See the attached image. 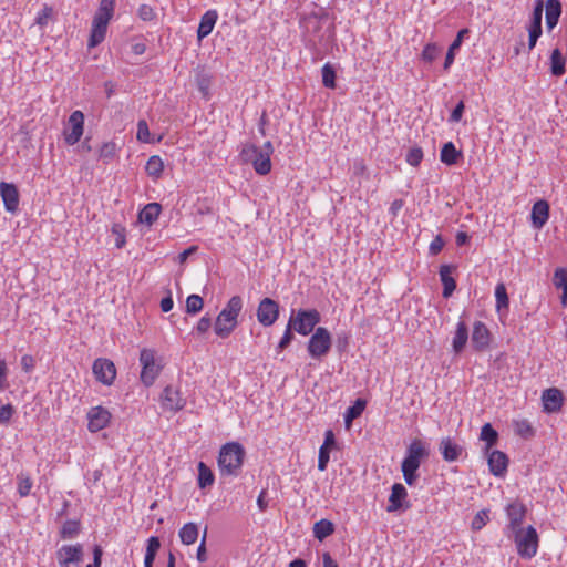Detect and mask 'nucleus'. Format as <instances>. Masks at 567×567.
I'll return each instance as SVG.
<instances>
[{
	"label": "nucleus",
	"mask_w": 567,
	"mask_h": 567,
	"mask_svg": "<svg viewBox=\"0 0 567 567\" xmlns=\"http://www.w3.org/2000/svg\"><path fill=\"white\" fill-rule=\"evenodd\" d=\"M429 456L425 443L414 439L406 449L405 457L402 461L401 470L403 478L409 486H413L419 480L417 470L421 462Z\"/></svg>",
	"instance_id": "f257e3e1"
},
{
	"label": "nucleus",
	"mask_w": 567,
	"mask_h": 567,
	"mask_svg": "<svg viewBox=\"0 0 567 567\" xmlns=\"http://www.w3.org/2000/svg\"><path fill=\"white\" fill-rule=\"evenodd\" d=\"M115 2L116 0H100L91 24L89 48H95L104 41L109 23L114 16Z\"/></svg>",
	"instance_id": "f03ea898"
},
{
	"label": "nucleus",
	"mask_w": 567,
	"mask_h": 567,
	"mask_svg": "<svg viewBox=\"0 0 567 567\" xmlns=\"http://www.w3.org/2000/svg\"><path fill=\"white\" fill-rule=\"evenodd\" d=\"M272 153V143L267 141L261 147L250 143L243 145L239 156L244 163H250L257 174L267 175L271 171L270 156Z\"/></svg>",
	"instance_id": "7ed1b4c3"
},
{
	"label": "nucleus",
	"mask_w": 567,
	"mask_h": 567,
	"mask_svg": "<svg viewBox=\"0 0 567 567\" xmlns=\"http://www.w3.org/2000/svg\"><path fill=\"white\" fill-rule=\"evenodd\" d=\"M245 458V450L237 442H229L221 446L218 456V467L223 475H238Z\"/></svg>",
	"instance_id": "20e7f679"
},
{
	"label": "nucleus",
	"mask_w": 567,
	"mask_h": 567,
	"mask_svg": "<svg viewBox=\"0 0 567 567\" xmlns=\"http://www.w3.org/2000/svg\"><path fill=\"white\" fill-rule=\"evenodd\" d=\"M140 363L142 367L141 381L145 386H151L162 371V363L156 358L153 349L144 348L140 353Z\"/></svg>",
	"instance_id": "39448f33"
},
{
	"label": "nucleus",
	"mask_w": 567,
	"mask_h": 567,
	"mask_svg": "<svg viewBox=\"0 0 567 567\" xmlns=\"http://www.w3.org/2000/svg\"><path fill=\"white\" fill-rule=\"evenodd\" d=\"M320 320L321 316L317 309H299L296 313L292 312L288 323L299 334L308 336Z\"/></svg>",
	"instance_id": "423d86ee"
},
{
	"label": "nucleus",
	"mask_w": 567,
	"mask_h": 567,
	"mask_svg": "<svg viewBox=\"0 0 567 567\" xmlns=\"http://www.w3.org/2000/svg\"><path fill=\"white\" fill-rule=\"evenodd\" d=\"M517 553L522 558L532 559L538 549V534L533 526L513 532Z\"/></svg>",
	"instance_id": "0eeeda50"
},
{
	"label": "nucleus",
	"mask_w": 567,
	"mask_h": 567,
	"mask_svg": "<svg viewBox=\"0 0 567 567\" xmlns=\"http://www.w3.org/2000/svg\"><path fill=\"white\" fill-rule=\"evenodd\" d=\"M331 346L332 337L329 330L318 327L308 341L307 351L312 359L320 360L330 352Z\"/></svg>",
	"instance_id": "6e6552de"
},
{
	"label": "nucleus",
	"mask_w": 567,
	"mask_h": 567,
	"mask_svg": "<svg viewBox=\"0 0 567 567\" xmlns=\"http://www.w3.org/2000/svg\"><path fill=\"white\" fill-rule=\"evenodd\" d=\"M83 128L84 114L81 111L72 112L63 131L65 143L69 145H74L78 143L83 135Z\"/></svg>",
	"instance_id": "1a4fd4ad"
},
{
	"label": "nucleus",
	"mask_w": 567,
	"mask_h": 567,
	"mask_svg": "<svg viewBox=\"0 0 567 567\" xmlns=\"http://www.w3.org/2000/svg\"><path fill=\"white\" fill-rule=\"evenodd\" d=\"M279 317V303L271 298L260 300L257 309V319L264 327L272 326Z\"/></svg>",
	"instance_id": "9d476101"
},
{
	"label": "nucleus",
	"mask_w": 567,
	"mask_h": 567,
	"mask_svg": "<svg viewBox=\"0 0 567 567\" xmlns=\"http://www.w3.org/2000/svg\"><path fill=\"white\" fill-rule=\"evenodd\" d=\"M56 559L60 567H71L72 564L79 565L83 560L82 544L63 545L56 550Z\"/></svg>",
	"instance_id": "9b49d317"
},
{
	"label": "nucleus",
	"mask_w": 567,
	"mask_h": 567,
	"mask_svg": "<svg viewBox=\"0 0 567 567\" xmlns=\"http://www.w3.org/2000/svg\"><path fill=\"white\" fill-rule=\"evenodd\" d=\"M92 371L95 379L105 385H111L116 378V368L114 363L105 358L96 359L93 362Z\"/></svg>",
	"instance_id": "f8f14e48"
},
{
	"label": "nucleus",
	"mask_w": 567,
	"mask_h": 567,
	"mask_svg": "<svg viewBox=\"0 0 567 567\" xmlns=\"http://www.w3.org/2000/svg\"><path fill=\"white\" fill-rule=\"evenodd\" d=\"M111 420V413L107 409L99 405L93 406L87 412V429L90 432H99L105 429Z\"/></svg>",
	"instance_id": "ddd939ff"
},
{
	"label": "nucleus",
	"mask_w": 567,
	"mask_h": 567,
	"mask_svg": "<svg viewBox=\"0 0 567 567\" xmlns=\"http://www.w3.org/2000/svg\"><path fill=\"white\" fill-rule=\"evenodd\" d=\"M0 195L2 197L6 210L9 213L17 212L20 200L19 190L17 186L11 183L1 182Z\"/></svg>",
	"instance_id": "4468645a"
},
{
	"label": "nucleus",
	"mask_w": 567,
	"mask_h": 567,
	"mask_svg": "<svg viewBox=\"0 0 567 567\" xmlns=\"http://www.w3.org/2000/svg\"><path fill=\"white\" fill-rule=\"evenodd\" d=\"M161 399L163 408L168 411H179L186 404V401L182 396L181 392L171 385H167L164 389Z\"/></svg>",
	"instance_id": "2eb2a0df"
},
{
	"label": "nucleus",
	"mask_w": 567,
	"mask_h": 567,
	"mask_svg": "<svg viewBox=\"0 0 567 567\" xmlns=\"http://www.w3.org/2000/svg\"><path fill=\"white\" fill-rule=\"evenodd\" d=\"M542 402L545 412L556 413L560 411L563 406V392L557 388L547 389L542 394Z\"/></svg>",
	"instance_id": "dca6fc26"
},
{
	"label": "nucleus",
	"mask_w": 567,
	"mask_h": 567,
	"mask_svg": "<svg viewBox=\"0 0 567 567\" xmlns=\"http://www.w3.org/2000/svg\"><path fill=\"white\" fill-rule=\"evenodd\" d=\"M408 497L406 488L401 483L393 484L391 488V494L389 497V506L386 507L388 512H398L401 509H406L410 507L409 503H403Z\"/></svg>",
	"instance_id": "f3484780"
},
{
	"label": "nucleus",
	"mask_w": 567,
	"mask_h": 567,
	"mask_svg": "<svg viewBox=\"0 0 567 567\" xmlns=\"http://www.w3.org/2000/svg\"><path fill=\"white\" fill-rule=\"evenodd\" d=\"M506 514L512 532L522 529V524L526 515V506L520 502L511 503L506 507Z\"/></svg>",
	"instance_id": "a211bd4d"
},
{
	"label": "nucleus",
	"mask_w": 567,
	"mask_h": 567,
	"mask_svg": "<svg viewBox=\"0 0 567 567\" xmlns=\"http://www.w3.org/2000/svg\"><path fill=\"white\" fill-rule=\"evenodd\" d=\"M491 333L486 326L481 322L476 321L473 327L472 332V346L476 351H483L486 349L489 344Z\"/></svg>",
	"instance_id": "6ab92c4d"
},
{
	"label": "nucleus",
	"mask_w": 567,
	"mask_h": 567,
	"mask_svg": "<svg viewBox=\"0 0 567 567\" xmlns=\"http://www.w3.org/2000/svg\"><path fill=\"white\" fill-rule=\"evenodd\" d=\"M489 471L495 476H503L508 466L507 455L498 450L492 451L487 458Z\"/></svg>",
	"instance_id": "aec40b11"
},
{
	"label": "nucleus",
	"mask_w": 567,
	"mask_h": 567,
	"mask_svg": "<svg viewBox=\"0 0 567 567\" xmlns=\"http://www.w3.org/2000/svg\"><path fill=\"white\" fill-rule=\"evenodd\" d=\"M440 452L446 462H454L462 455L464 449L451 437H443L440 442Z\"/></svg>",
	"instance_id": "412c9836"
},
{
	"label": "nucleus",
	"mask_w": 567,
	"mask_h": 567,
	"mask_svg": "<svg viewBox=\"0 0 567 567\" xmlns=\"http://www.w3.org/2000/svg\"><path fill=\"white\" fill-rule=\"evenodd\" d=\"M238 321L233 319L231 317H228L227 315H224L219 312V315L216 318L214 330L215 333L223 339L228 338L235 328L237 327Z\"/></svg>",
	"instance_id": "4be33fe9"
},
{
	"label": "nucleus",
	"mask_w": 567,
	"mask_h": 567,
	"mask_svg": "<svg viewBox=\"0 0 567 567\" xmlns=\"http://www.w3.org/2000/svg\"><path fill=\"white\" fill-rule=\"evenodd\" d=\"M549 205L546 200H538L532 208V223L537 229H540L548 220Z\"/></svg>",
	"instance_id": "5701e85b"
},
{
	"label": "nucleus",
	"mask_w": 567,
	"mask_h": 567,
	"mask_svg": "<svg viewBox=\"0 0 567 567\" xmlns=\"http://www.w3.org/2000/svg\"><path fill=\"white\" fill-rule=\"evenodd\" d=\"M218 14L216 10L206 11L202 18L197 29V38L198 40H203L207 35H209L217 22Z\"/></svg>",
	"instance_id": "b1692460"
},
{
	"label": "nucleus",
	"mask_w": 567,
	"mask_h": 567,
	"mask_svg": "<svg viewBox=\"0 0 567 567\" xmlns=\"http://www.w3.org/2000/svg\"><path fill=\"white\" fill-rule=\"evenodd\" d=\"M468 340V329L464 321H460L452 340L453 351L460 353L464 350Z\"/></svg>",
	"instance_id": "393cba45"
},
{
	"label": "nucleus",
	"mask_w": 567,
	"mask_h": 567,
	"mask_svg": "<svg viewBox=\"0 0 567 567\" xmlns=\"http://www.w3.org/2000/svg\"><path fill=\"white\" fill-rule=\"evenodd\" d=\"M561 6L558 0H547L546 2V24L549 30L554 29L559 20Z\"/></svg>",
	"instance_id": "a878e982"
},
{
	"label": "nucleus",
	"mask_w": 567,
	"mask_h": 567,
	"mask_svg": "<svg viewBox=\"0 0 567 567\" xmlns=\"http://www.w3.org/2000/svg\"><path fill=\"white\" fill-rule=\"evenodd\" d=\"M161 210L162 206L158 203H150L140 212L138 220L151 226L158 218Z\"/></svg>",
	"instance_id": "bb28decb"
},
{
	"label": "nucleus",
	"mask_w": 567,
	"mask_h": 567,
	"mask_svg": "<svg viewBox=\"0 0 567 567\" xmlns=\"http://www.w3.org/2000/svg\"><path fill=\"white\" fill-rule=\"evenodd\" d=\"M452 267L442 265L440 268V278L443 285V297L449 298L456 288L455 280L451 277Z\"/></svg>",
	"instance_id": "cd10ccee"
},
{
	"label": "nucleus",
	"mask_w": 567,
	"mask_h": 567,
	"mask_svg": "<svg viewBox=\"0 0 567 567\" xmlns=\"http://www.w3.org/2000/svg\"><path fill=\"white\" fill-rule=\"evenodd\" d=\"M462 157V152L456 150L452 142H447L443 145L440 154V159L446 165H454Z\"/></svg>",
	"instance_id": "c85d7f7f"
},
{
	"label": "nucleus",
	"mask_w": 567,
	"mask_h": 567,
	"mask_svg": "<svg viewBox=\"0 0 567 567\" xmlns=\"http://www.w3.org/2000/svg\"><path fill=\"white\" fill-rule=\"evenodd\" d=\"M468 33H470L468 29H462L458 31L456 38L451 43V45L447 50L445 61H444L445 70H447L453 64L454 58H455V51L460 49L464 37L467 35Z\"/></svg>",
	"instance_id": "c756f323"
},
{
	"label": "nucleus",
	"mask_w": 567,
	"mask_h": 567,
	"mask_svg": "<svg viewBox=\"0 0 567 567\" xmlns=\"http://www.w3.org/2000/svg\"><path fill=\"white\" fill-rule=\"evenodd\" d=\"M178 535L184 545H192L198 538V526L195 523H187L179 529Z\"/></svg>",
	"instance_id": "7c9ffc66"
},
{
	"label": "nucleus",
	"mask_w": 567,
	"mask_h": 567,
	"mask_svg": "<svg viewBox=\"0 0 567 567\" xmlns=\"http://www.w3.org/2000/svg\"><path fill=\"white\" fill-rule=\"evenodd\" d=\"M566 59L563 56L559 49H555L550 55V72L555 76H560L565 73Z\"/></svg>",
	"instance_id": "2f4dec72"
},
{
	"label": "nucleus",
	"mask_w": 567,
	"mask_h": 567,
	"mask_svg": "<svg viewBox=\"0 0 567 567\" xmlns=\"http://www.w3.org/2000/svg\"><path fill=\"white\" fill-rule=\"evenodd\" d=\"M334 532V525L328 519H321L313 525V535L317 539L323 540Z\"/></svg>",
	"instance_id": "473e14b6"
},
{
	"label": "nucleus",
	"mask_w": 567,
	"mask_h": 567,
	"mask_svg": "<svg viewBox=\"0 0 567 567\" xmlns=\"http://www.w3.org/2000/svg\"><path fill=\"white\" fill-rule=\"evenodd\" d=\"M81 530V524L79 520L69 519L63 523L60 529V537L62 539H73L79 535Z\"/></svg>",
	"instance_id": "72a5a7b5"
},
{
	"label": "nucleus",
	"mask_w": 567,
	"mask_h": 567,
	"mask_svg": "<svg viewBox=\"0 0 567 567\" xmlns=\"http://www.w3.org/2000/svg\"><path fill=\"white\" fill-rule=\"evenodd\" d=\"M365 408V401L358 399L353 405L349 406L344 413V423L347 427H350L352 421L359 417Z\"/></svg>",
	"instance_id": "f704fd0d"
},
{
	"label": "nucleus",
	"mask_w": 567,
	"mask_h": 567,
	"mask_svg": "<svg viewBox=\"0 0 567 567\" xmlns=\"http://www.w3.org/2000/svg\"><path fill=\"white\" fill-rule=\"evenodd\" d=\"M480 439L486 443L485 451L488 452L497 443L498 433L489 423H486L481 429Z\"/></svg>",
	"instance_id": "c9c22d12"
},
{
	"label": "nucleus",
	"mask_w": 567,
	"mask_h": 567,
	"mask_svg": "<svg viewBox=\"0 0 567 567\" xmlns=\"http://www.w3.org/2000/svg\"><path fill=\"white\" fill-rule=\"evenodd\" d=\"M164 169V163L162 158L158 155H153L148 158L145 171L148 176L153 178L161 177Z\"/></svg>",
	"instance_id": "e433bc0d"
},
{
	"label": "nucleus",
	"mask_w": 567,
	"mask_h": 567,
	"mask_svg": "<svg viewBox=\"0 0 567 567\" xmlns=\"http://www.w3.org/2000/svg\"><path fill=\"white\" fill-rule=\"evenodd\" d=\"M215 476L212 470L204 463H198V486L200 488H206L212 486L214 483Z\"/></svg>",
	"instance_id": "4c0bfd02"
},
{
	"label": "nucleus",
	"mask_w": 567,
	"mask_h": 567,
	"mask_svg": "<svg viewBox=\"0 0 567 567\" xmlns=\"http://www.w3.org/2000/svg\"><path fill=\"white\" fill-rule=\"evenodd\" d=\"M241 309H243L241 298L239 296H234L228 300L226 307L220 312L237 320Z\"/></svg>",
	"instance_id": "58836bf2"
},
{
	"label": "nucleus",
	"mask_w": 567,
	"mask_h": 567,
	"mask_svg": "<svg viewBox=\"0 0 567 567\" xmlns=\"http://www.w3.org/2000/svg\"><path fill=\"white\" fill-rule=\"evenodd\" d=\"M322 84L328 89L336 87V71L330 63H326L321 70Z\"/></svg>",
	"instance_id": "ea45409f"
},
{
	"label": "nucleus",
	"mask_w": 567,
	"mask_h": 567,
	"mask_svg": "<svg viewBox=\"0 0 567 567\" xmlns=\"http://www.w3.org/2000/svg\"><path fill=\"white\" fill-rule=\"evenodd\" d=\"M159 547H161V542H159L158 537H156V536L150 537L147 539V546H146V553H145L144 561H146V563H148V561L154 563V559L156 557V554H157Z\"/></svg>",
	"instance_id": "a19ab883"
},
{
	"label": "nucleus",
	"mask_w": 567,
	"mask_h": 567,
	"mask_svg": "<svg viewBox=\"0 0 567 567\" xmlns=\"http://www.w3.org/2000/svg\"><path fill=\"white\" fill-rule=\"evenodd\" d=\"M18 481V493L21 497H25L30 494V491L32 488V481L29 475L24 473H20L17 476Z\"/></svg>",
	"instance_id": "79ce46f5"
},
{
	"label": "nucleus",
	"mask_w": 567,
	"mask_h": 567,
	"mask_svg": "<svg viewBox=\"0 0 567 567\" xmlns=\"http://www.w3.org/2000/svg\"><path fill=\"white\" fill-rule=\"evenodd\" d=\"M196 83L198 90L204 96H208L209 87L212 84V78L208 73L200 71L196 74Z\"/></svg>",
	"instance_id": "37998d69"
},
{
	"label": "nucleus",
	"mask_w": 567,
	"mask_h": 567,
	"mask_svg": "<svg viewBox=\"0 0 567 567\" xmlns=\"http://www.w3.org/2000/svg\"><path fill=\"white\" fill-rule=\"evenodd\" d=\"M495 298H496V308L501 310L502 308H508V296L506 291V287L504 284H498L495 288Z\"/></svg>",
	"instance_id": "c03bdc74"
},
{
	"label": "nucleus",
	"mask_w": 567,
	"mask_h": 567,
	"mask_svg": "<svg viewBox=\"0 0 567 567\" xmlns=\"http://www.w3.org/2000/svg\"><path fill=\"white\" fill-rule=\"evenodd\" d=\"M553 285L556 289L567 290V268H556L553 277Z\"/></svg>",
	"instance_id": "a18cd8bd"
},
{
	"label": "nucleus",
	"mask_w": 567,
	"mask_h": 567,
	"mask_svg": "<svg viewBox=\"0 0 567 567\" xmlns=\"http://www.w3.org/2000/svg\"><path fill=\"white\" fill-rule=\"evenodd\" d=\"M204 301L198 295H190L186 299V311L190 315H195L203 309Z\"/></svg>",
	"instance_id": "49530a36"
},
{
	"label": "nucleus",
	"mask_w": 567,
	"mask_h": 567,
	"mask_svg": "<svg viewBox=\"0 0 567 567\" xmlns=\"http://www.w3.org/2000/svg\"><path fill=\"white\" fill-rule=\"evenodd\" d=\"M543 0H537L534 7L528 28L542 29Z\"/></svg>",
	"instance_id": "de8ad7c7"
},
{
	"label": "nucleus",
	"mask_w": 567,
	"mask_h": 567,
	"mask_svg": "<svg viewBox=\"0 0 567 567\" xmlns=\"http://www.w3.org/2000/svg\"><path fill=\"white\" fill-rule=\"evenodd\" d=\"M422 159H423V151L419 146L411 147L409 150V152L406 153L405 161L411 166H414V167L419 166L421 164Z\"/></svg>",
	"instance_id": "09e8293b"
},
{
	"label": "nucleus",
	"mask_w": 567,
	"mask_h": 567,
	"mask_svg": "<svg viewBox=\"0 0 567 567\" xmlns=\"http://www.w3.org/2000/svg\"><path fill=\"white\" fill-rule=\"evenodd\" d=\"M116 154V144L114 142L104 143L100 150V158L105 163L111 162Z\"/></svg>",
	"instance_id": "8fccbe9b"
},
{
	"label": "nucleus",
	"mask_w": 567,
	"mask_h": 567,
	"mask_svg": "<svg viewBox=\"0 0 567 567\" xmlns=\"http://www.w3.org/2000/svg\"><path fill=\"white\" fill-rule=\"evenodd\" d=\"M112 234L115 236V247L121 249L126 244L125 227L121 224H114L112 226Z\"/></svg>",
	"instance_id": "3c124183"
},
{
	"label": "nucleus",
	"mask_w": 567,
	"mask_h": 567,
	"mask_svg": "<svg viewBox=\"0 0 567 567\" xmlns=\"http://www.w3.org/2000/svg\"><path fill=\"white\" fill-rule=\"evenodd\" d=\"M440 52L441 49L435 43H429L422 51V59L426 62H433Z\"/></svg>",
	"instance_id": "603ef678"
},
{
	"label": "nucleus",
	"mask_w": 567,
	"mask_h": 567,
	"mask_svg": "<svg viewBox=\"0 0 567 567\" xmlns=\"http://www.w3.org/2000/svg\"><path fill=\"white\" fill-rule=\"evenodd\" d=\"M488 511L482 509L477 512V514L474 516L472 520V529L473 530H481L486 523L488 522Z\"/></svg>",
	"instance_id": "864d4df0"
},
{
	"label": "nucleus",
	"mask_w": 567,
	"mask_h": 567,
	"mask_svg": "<svg viewBox=\"0 0 567 567\" xmlns=\"http://www.w3.org/2000/svg\"><path fill=\"white\" fill-rule=\"evenodd\" d=\"M516 432L518 435L527 439L534 435V430L530 423L526 420L516 422Z\"/></svg>",
	"instance_id": "5fc2aeb1"
},
{
	"label": "nucleus",
	"mask_w": 567,
	"mask_h": 567,
	"mask_svg": "<svg viewBox=\"0 0 567 567\" xmlns=\"http://www.w3.org/2000/svg\"><path fill=\"white\" fill-rule=\"evenodd\" d=\"M329 460H330V449H327L326 446H320L319 455H318V470L321 472L326 471Z\"/></svg>",
	"instance_id": "6e6d98bb"
},
{
	"label": "nucleus",
	"mask_w": 567,
	"mask_h": 567,
	"mask_svg": "<svg viewBox=\"0 0 567 567\" xmlns=\"http://www.w3.org/2000/svg\"><path fill=\"white\" fill-rule=\"evenodd\" d=\"M137 16L143 21H152L156 17L154 9L148 4H141L137 10Z\"/></svg>",
	"instance_id": "4d7b16f0"
},
{
	"label": "nucleus",
	"mask_w": 567,
	"mask_h": 567,
	"mask_svg": "<svg viewBox=\"0 0 567 567\" xmlns=\"http://www.w3.org/2000/svg\"><path fill=\"white\" fill-rule=\"evenodd\" d=\"M137 140L141 142L150 141V130L145 120H140L137 122Z\"/></svg>",
	"instance_id": "13d9d810"
},
{
	"label": "nucleus",
	"mask_w": 567,
	"mask_h": 567,
	"mask_svg": "<svg viewBox=\"0 0 567 567\" xmlns=\"http://www.w3.org/2000/svg\"><path fill=\"white\" fill-rule=\"evenodd\" d=\"M327 17V13L323 12V11H320V12H311L310 14L306 16L303 18V23H306L307 25L308 24H313L316 28H319V23L322 19H324Z\"/></svg>",
	"instance_id": "bf43d9fd"
},
{
	"label": "nucleus",
	"mask_w": 567,
	"mask_h": 567,
	"mask_svg": "<svg viewBox=\"0 0 567 567\" xmlns=\"http://www.w3.org/2000/svg\"><path fill=\"white\" fill-rule=\"evenodd\" d=\"M14 413V408L11 404H6L0 408V424H7Z\"/></svg>",
	"instance_id": "052dcab7"
},
{
	"label": "nucleus",
	"mask_w": 567,
	"mask_h": 567,
	"mask_svg": "<svg viewBox=\"0 0 567 567\" xmlns=\"http://www.w3.org/2000/svg\"><path fill=\"white\" fill-rule=\"evenodd\" d=\"M292 329L293 328L290 327V324L288 323L286 331L278 343V347H277L278 350L281 351V350L286 349L291 343V341L293 339V334L291 332Z\"/></svg>",
	"instance_id": "680f3d73"
},
{
	"label": "nucleus",
	"mask_w": 567,
	"mask_h": 567,
	"mask_svg": "<svg viewBox=\"0 0 567 567\" xmlns=\"http://www.w3.org/2000/svg\"><path fill=\"white\" fill-rule=\"evenodd\" d=\"M206 536H207V527L204 530V535H203L200 544L197 548V559L200 563H205L207 560Z\"/></svg>",
	"instance_id": "e2e57ef3"
},
{
	"label": "nucleus",
	"mask_w": 567,
	"mask_h": 567,
	"mask_svg": "<svg viewBox=\"0 0 567 567\" xmlns=\"http://www.w3.org/2000/svg\"><path fill=\"white\" fill-rule=\"evenodd\" d=\"M464 109H465L464 102L460 101L457 103V105L454 107V110L452 111L449 121L452 123L460 122L463 116Z\"/></svg>",
	"instance_id": "0e129e2a"
},
{
	"label": "nucleus",
	"mask_w": 567,
	"mask_h": 567,
	"mask_svg": "<svg viewBox=\"0 0 567 567\" xmlns=\"http://www.w3.org/2000/svg\"><path fill=\"white\" fill-rule=\"evenodd\" d=\"M35 367V360L30 354H24L21 358V368L25 373H30Z\"/></svg>",
	"instance_id": "69168bd1"
},
{
	"label": "nucleus",
	"mask_w": 567,
	"mask_h": 567,
	"mask_svg": "<svg viewBox=\"0 0 567 567\" xmlns=\"http://www.w3.org/2000/svg\"><path fill=\"white\" fill-rule=\"evenodd\" d=\"M210 327H212L210 318L208 316H204L199 319L195 329L198 333H205L209 330Z\"/></svg>",
	"instance_id": "338daca9"
},
{
	"label": "nucleus",
	"mask_w": 567,
	"mask_h": 567,
	"mask_svg": "<svg viewBox=\"0 0 567 567\" xmlns=\"http://www.w3.org/2000/svg\"><path fill=\"white\" fill-rule=\"evenodd\" d=\"M444 241L441 236H436L432 243L430 244V252L431 255H437L443 249Z\"/></svg>",
	"instance_id": "774afa93"
}]
</instances>
